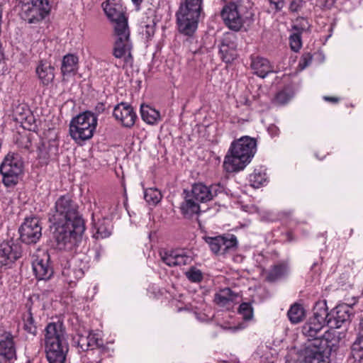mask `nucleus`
<instances>
[{
	"mask_svg": "<svg viewBox=\"0 0 363 363\" xmlns=\"http://www.w3.org/2000/svg\"><path fill=\"white\" fill-rule=\"evenodd\" d=\"M269 1L276 11H279L283 8L284 0H269Z\"/></svg>",
	"mask_w": 363,
	"mask_h": 363,
	"instance_id": "obj_52",
	"label": "nucleus"
},
{
	"mask_svg": "<svg viewBox=\"0 0 363 363\" xmlns=\"http://www.w3.org/2000/svg\"><path fill=\"white\" fill-rule=\"evenodd\" d=\"M177 24L179 31L188 36H191L198 28V23L191 21V18H184V16L177 17Z\"/></svg>",
	"mask_w": 363,
	"mask_h": 363,
	"instance_id": "obj_29",
	"label": "nucleus"
},
{
	"mask_svg": "<svg viewBox=\"0 0 363 363\" xmlns=\"http://www.w3.org/2000/svg\"><path fill=\"white\" fill-rule=\"evenodd\" d=\"M78 220L84 221L79 212L78 204L69 194L60 196L49 213L51 225L72 224Z\"/></svg>",
	"mask_w": 363,
	"mask_h": 363,
	"instance_id": "obj_3",
	"label": "nucleus"
},
{
	"mask_svg": "<svg viewBox=\"0 0 363 363\" xmlns=\"http://www.w3.org/2000/svg\"><path fill=\"white\" fill-rule=\"evenodd\" d=\"M357 300L354 298V302L343 303L337 305L330 313L328 312L327 325L331 329L340 328L345 323L350 322L352 314V306L355 304Z\"/></svg>",
	"mask_w": 363,
	"mask_h": 363,
	"instance_id": "obj_12",
	"label": "nucleus"
},
{
	"mask_svg": "<svg viewBox=\"0 0 363 363\" xmlns=\"http://www.w3.org/2000/svg\"><path fill=\"white\" fill-rule=\"evenodd\" d=\"M250 60V68L254 74L264 78L269 74L274 72V65L267 58L258 55H252Z\"/></svg>",
	"mask_w": 363,
	"mask_h": 363,
	"instance_id": "obj_24",
	"label": "nucleus"
},
{
	"mask_svg": "<svg viewBox=\"0 0 363 363\" xmlns=\"http://www.w3.org/2000/svg\"><path fill=\"white\" fill-rule=\"evenodd\" d=\"M32 268L36 279L38 280H48L54 272L50 264V255L44 251L40 252L33 256Z\"/></svg>",
	"mask_w": 363,
	"mask_h": 363,
	"instance_id": "obj_20",
	"label": "nucleus"
},
{
	"mask_svg": "<svg viewBox=\"0 0 363 363\" xmlns=\"http://www.w3.org/2000/svg\"><path fill=\"white\" fill-rule=\"evenodd\" d=\"M52 228L57 247L67 251L78 245L85 230L84 222L79 220L72 224L52 225Z\"/></svg>",
	"mask_w": 363,
	"mask_h": 363,
	"instance_id": "obj_4",
	"label": "nucleus"
},
{
	"mask_svg": "<svg viewBox=\"0 0 363 363\" xmlns=\"http://www.w3.org/2000/svg\"><path fill=\"white\" fill-rule=\"evenodd\" d=\"M140 114L142 119L149 124L156 123L160 117L159 111L148 105L144 104L140 106Z\"/></svg>",
	"mask_w": 363,
	"mask_h": 363,
	"instance_id": "obj_33",
	"label": "nucleus"
},
{
	"mask_svg": "<svg viewBox=\"0 0 363 363\" xmlns=\"http://www.w3.org/2000/svg\"><path fill=\"white\" fill-rule=\"evenodd\" d=\"M77 345L82 351L89 350V342L87 335H79L77 339Z\"/></svg>",
	"mask_w": 363,
	"mask_h": 363,
	"instance_id": "obj_49",
	"label": "nucleus"
},
{
	"mask_svg": "<svg viewBox=\"0 0 363 363\" xmlns=\"http://www.w3.org/2000/svg\"><path fill=\"white\" fill-rule=\"evenodd\" d=\"M224 191V187L220 184H213L206 186L203 183H196L192 185L191 190L187 191L197 202L206 203Z\"/></svg>",
	"mask_w": 363,
	"mask_h": 363,
	"instance_id": "obj_14",
	"label": "nucleus"
},
{
	"mask_svg": "<svg viewBox=\"0 0 363 363\" xmlns=\"http://www.w3.org/2000/svg\"><path fill=\"white\" fill-rule=\"evenodd\" d=\"M186 278L191 282L198 283L203 279V274L200 269L196 267H191L189 271L185 273Z\"/></svg>",
	"mask_w": 363,
	"mask_h": 363,
	"instance_id": "obj_44",
	"label": "nucleus"
},
{
	"mask_svg": "<svg viewBox=\"0 0 363 363\" xmlns=\"http://www.w3.org/2000/svg\"><path fill=\"white\" fill-rule=\"evenodd\" d=\"M237 35L232 32L225 33L221 38L219 43V54L225 63H230L237 57Z\"/></svg>",
	"mask_w": 363,
	"mask_h": 363,
	"instance_id": "obj_18",
	"label": "nucleus"
},
{
	"mask_svg": "<svg viewBox=\"0 0 363 363\" xmlns=\"http://www.w3.org/2000/svg\"><path fill=\"white\" fill-rule=\"evenodd\" d=\"M287 315L291 323H298L304 317V310L300 304L295 303L291 306Z\"/></svg>",
	"mask_w": 363,
	"mask_h": 363,
	"instance_id": "obj_36",
	"label": "nucleus"
},
{
	"mask_svg": "<svg viewBox=\"0 0 363 363\" xmlns=\"http://www.w3.org/2000/svg\"><path fill=\"white\" fill-rule=\"evenodd\" d=\"M311 61L312 56L309 53L304 54L299 62L298 66L301 69H303L311 64Z\"/></svg>",
	"mask_w": 363,
	"mask_h": 363,
	"instance_id": "obj_50",
	"label": "nucleus"
},
{
	"mask_svg": "<svg viewBox=\"0 0 363 363\" xmlns=\"http://www.w3.org/2000/svg\"><path fill=\"white\" fill-rule=\"evenodd\" d=\"M114 35L113 56L118 59H123L125 65H132L133 62V44L130 38L129 28H126L123 25L118 26L116 30H114Z\"/></svg>",
	"mask_w": 363,
	"mask_h": 363,
	"instance_id": "obj_8",
	"label": "nucleus"
},
{
	"mask_svg": "<svg viewBox=\"0 0 363 363\" xmlns=\"http://www.w3.org/2000/svg\"><path fill=\"white\" fill-rule=\"evenodd\" d=\"M23 330L33 337L37 335V326L35 325L33 314L29 309L23 315Z\"/></svg>",
	"mask_w": 363,
	"mask_h": 363,
	"instance_id": "obj_34",
	"label": "nucleus"
},
{
	"mask_svg": "<svg viewBox=\"0 0 363 363\" xmlns=\"http://www.w3.org/2000/svg\"><path fill=\"white\" fill-rule=\"evenodd\" d=\"M104 11L108 18L114 23V30L118 26L128 27V18L125 15V8L119 0H108L102 4Z\"/></svg>",
	"mask_w": 363,
	"mask_h": 363,
	"instance_id": "obj_15",
	"label": "nucleus"
},
{
	"mask_svg": "<svg viewBox=\"0 0 363 363\" xmlns=\"http://www.w3.org/2000/svg\"><path fill=\"white\" fill-rule=\"evenodd\" d=\"M24 119V117L23 116H21L19 120H23ZM25 119L26 121L28 122V123L30 124V127H28L27 128L29 129L30 130H34L35 127H33V125L30 123V121L33 120V116H30L29 118L28 117H25Z\"/></svg>",
	"mask_w": 363,
	"mask_h": 363,
	"instance_id": "obj_55",
	"label": "nucleus"
},
{
	"mask_svg": "<svg viewBox=\"0 0 363 363\" xmlns=\"http://www.w3.org/2000/svg\"><path fill=\"white\" fill-rule=\"evenodd\" d=\"M16 144L18 147L29 150L31 147V141L29 136L24 135H20L16 140Z\"/></svg>",
	"mask_w": 363,
	"mask_h": 363,
	"instance_id": "obj_47",
	"label": "nucleus"
},
{
	"mask_svg": "<svg viewBox=\"0 0 363 363\" xmlns=\"http://www.w3.org/2000/svg\"><path fill=\"white\" fill-rule=\"evenodd\" d=\"M324 99L325 101H332V102H337L338 101V99L337 98L329 97V96H325Z\"/></svg>",
	"mask_w": 363,
	"mask_h": 363,
	"instance_id": "obj_57",
	"label": "nucleus"
},
{
	"mask_svg": "<svg viewBox=\"0 0 363 363\" xmlns=\"http://www.w3.org/2000/svg\"><path fill=\"white\" fill-rule=\"evenodd\" d=\"M78 57L72 54L64 56L62 62L61 72L65 76L74 73L77 69Z\"/></svg>",
	"mask_w": 363,
	"mask_h": 363,
	"instance_id": "obj_32",
	"label": "nucleus"
},
{
	"mask_svg": "<svg viewBox=\"0 0 363 363\" xmlns=\"http://www.w3.org/2000/svg\"><path fill=\"white\" fill-rule=\"evenodd\" d=\"M202 8H196L186 5L180 4V6L177 11L176 17L184 16V18H191V21H195L199 23V17Z\"/></svg>",
	"mask_w": 363,
	"mask_h": 363,
	"instance_id": "obj_31",
	"label": "nucleus"
},
{
	"mask_svg": "<svg viewBox=\"0 0 363 363\" xmlns=\"http://www.w3.org/2000/svg\"><path fill=\"white\" fill-rule=\"evenodd\" d=\"M142 33L146 35L147 38L153 36L155 30V23L153 20H151L148 23H141Z\"/></svg>",
	"mask_w": 363,
	"mask_h": 363,
	"instance_id": "obj_46",
	"label": "nucleus"
},
{
	"mask_svg": "<svg viewBox=\"0 0 363 363\" xmlns=\"http://www.w3.org/2000/svg\"><path fill=\"white\" fill-rule=\"evenodd\" d=\"M315 344L320 345L325 347V348L330 349V353L331 351L336 348L338 343V339L335 334L334 331L328 330L326 331L320 338H315L312 340Z\"/></svg>",
	"mask_w": 363,
	"mask_h": 363,
	"instance_id": "obj_30",
	"label": "nucleus"
},
{
	"mask_svg": "<svg viewBox=\"0 0 363 363\" xmlns=\"http://www.w3.org/2000/svg\"><path fill=\"white\" fill-rule=\"evenodd\" d=\"M21 17L30 24H37L48 16L51 10L49 0H19Z\"/></svg>",
	"mask_w": 363,
	"mask_h": 363,
	"instance_id": "obj_7",
	"label": "nucleus"
},
{
	"mask_svg": "<svg viewBox=\"0 0 363 363\" xmlns=\"http://www.w3.org/2000/svg\"><path fill=\"white\" fill-rule=\"evenodd\" d=\"M257 150L254 138L242 136L234 140L225 157L223 167L228 172L242 170L251 161Z\"/></svg>",
	"mask_w": 363,
	"mask_h": 363,
	"instance_id": "obj_1",
	"label": "nucleus"
},
{
	"mask_svg": "<svg viewBox=\"0 0 363 363\" xmlns=\"http://www.w3.org/2000/svg\"><path fill=\"white\" fill-rule=\"evenodd\" d=\"M330 349L309 341L303 351L305 363H330Z\"/></svg>",
	"mask_w": 363,
	"mask_h": 363,
	"instance_id": "obj_17",
	"label": "nucleus"
},
{
	"mask_svg": "<svg viewBox=\"0 0 363 363\" xmlns=\"http://www.w3.org/2000/svg\"><path fill=\"white\" fill-rule=\"evenodd\" d=\"M144 198L148 203L156 205L161 200L162 195L158 189L149 188L145 190Z\"/></svg>",
	"mask_w": 363,
	"mask_h": 363,
	"instance_id": "obj_39",
	"label": "nucleus"
},
{
	"mask_svg": "<svg viewBox=\"0 0 363 363\" xmlns=\"http://www.w3.org/2000/svg\"><path fill=\"white\" fill-rule=\"evenodd\" d=\"M16 359V350L13 336L9 332L0 335V363H11Z\"/></svg>",
	"mask_w": 363,
	"mask_h": 363,
	"instance_id": "obj_22",
	"label": "nucleus"
},
{
	"mask_svg": "<svg viewBox=\"0 0 363 363\" xmlns=\"http://www.w3.org/2000/svg\"><path fill=\"white\" fill-rule=\"evenodd\" d=\"M46 357L49 363H65L69 351L68 337L60 322L50 323L45 329Z\"/></svg>",
	"mask_w": 363,
	"mask_h": 363,
	"instance_id": "obj_2",
	"label": "nucleus"
},
{
	"mask_svg": "<svg viewBox=\"0 0 363 363\" xmlns=\"http://www.w3.org/2000/svg\"><path fill=\"white\" fill-rule=\"evenodd\" d=\"M88 341L89 342V350L91 351L94 350L95 347H96V352L99 353L101 352L100 347L103 345V340L98 337L96 333L93 332H89L87 334ZM96 352V351L94 352Z\"/></svg>",
	"mask_w": 363,
	"mask_h": 363,
	"instance_id": "obj_42",
	"label": "nucleus"
},
{
	"mask_svg": "<svg viewBox=\"0 0 363 363\" xmlns=\"http://www.w3.org/2000/svg\"><path fill=\"white\" fill-rule=\"evenodd\" d=\"M23 163L20 155L9 152L0 164V174L2 182L7 186H14L18 183V177L23 172Z\"/></svg>",
	"mask_w": 363,
	"mask_h": 363,
	"instance_id": "obj_9",
	"label": "nucleus"
},
{
	"mask_svg": "<svg viewBox=\"0 0 363 363\" xmlns=\"http://www.w3.org/2000/svg\"><path fill=\"white\" fill-rule=\"evenodd\" d=\"M62 274L65 281L70 286L74 285L75 283L82 278L84 274V269L86 268V264L82 260L79 256L72 257L67 260L65 257L61 259Z\"/></svg>",
	"mask_w": 363,
	"mask_h": 363,
	"instance_id": "obj_11",
	"label": "nucleus"
},
{
	"mask_svg": "<svg viewBox=\"0 0 363 363\" xmlns=\"http://www.w3.org/2000/svg\"><path fill=\"white\" fill-rule=\"evenodd\" d=\"M55 68L51 63L46 61H40L38 65L35 72L43 86H48L55 79Z\"/></svg>",
	"mask_w": 363,
	"mask_h": 363,
	"instance_id": "obj_26",
	"label": "nucleus"
},
{
	"mask_svg": "<svg viewBox=\"0 0 363 363\" xmlns=\"http://www.w3.org/2000/svg\"><path fill=\"white\" fill-rule=\"evenodd\" d=\"M133 4L136 6V7H139L140 4L142 3L143 0H132Z\"/></svg>",
	"mask_w": 363,
	"mask_h": 363,
	"instance_id": "obj_58",
	"label": "nucleus"
},
{
	"mask_svg": "<svg viewBox=\"0 0 363 363\" xmlns=\"http://www.w3.org/2000/svg\"><path fill=\"white\" fill-rule=\"evenodd\" d=\"M211 250L216 255H224L235 251L238 247V239L235 235L225 234L205 238Z\"/></svg>",
	"mask_w": 363,
	"mask_h": 363,
	"instance_id": "obj_13",
	"label": "nucleus"
},
{
	"mask_svg": "<svg viewBox=\"0 0 363 363\" xmlns=\"http://www.w3.org/2000/svg\"><path fill=\"white\" fill-rule=\"evenodd\" d=\"M253 13L240 2H230L221 11V17L225 24L235 31L240 30L243 26L252 22Z\"/></svg>",
	"mask_w": 363,
	"mask_h": 363,
	"instance_id": "obj_6",
	"label": "nucleus"
},
{
	"mask_svg": "<svg viewBox=\"0 0 363 363\" xmlns=\"http://www.w3.org/2000/svg\"><path fill=\"white\" fill-rule=\"evenodd\" d=\"M289 44L292 50L298 52L302 46L301 33L298 31H292L289 36Z\"/></svg>",
	"mask_w": 363,
	"mask_h": 363,
	"instance_id": "obj_43",
	"label": "nucleus"
},
{
	"mask_svg": "<svg viewBox=\"0 0 363 363\" xmlns=\"http://www.w3.org/2000/svg\"><path fill=\"white\" fill-rule=\"evenodd\" d=\"M97 116L91 111H84L74 117L69 123L70 137L81 144L91 139L97 126Z\"/></svg>",
	"mask_w": 363,
	"mask_h": 363,
	"instance_id": "obj_5",
	"label": "nucleus"
},
{
	"mask_svg": "<svg viewBox=\"0 0 363 363\" xmlns=\"http://www.w3.org/2000/svg\"><path fill=\"white\" fill-rule=\"evenodd\" d=\"M185 200L181 205L182 213L186 217H191L198 214L200 211V206L193 197L191 196L187 191L184 190Z\"/></svg>",
	"mask_w": 363,
	"mask_h": 363,
	"instance_id": "obj_28",
	"label": "nucleus"
},
{
	"mask_svg": "<svg viewBox=\"0 0 363 363\" xmlns=\"http://www.w3.org/2000/svg\"><path fill=\"white\" fill-rule=\"evenodd\" d=\"M112 226L108 220L103 218L94 223L93 237L95 239H104L111 235Z\"/></svg>",
	"mask_w": 363,
	"mask_h": 363,
	"instance_id": "obj_27",
	"label": "nucleus"
},
{
	"mask_svg": "<svg viewBox=\"0 0 363 363\" xmlns=\"http://www.w3.org/2000/svg\"><path fill=\"white\" fill-rule=\"evenodd\" d=\"M113 115L125 128L133 126L137 118V115L132 106L123 102L115 106Z\"/></svg>",
	"mask_w": 363,
	"mask_h": 363,
	"instance_id": "obj_23",
	"label": "nucleus"
},
{
	"mask_svg": "<svg viewBox=\"0 0 363 363\" xmlns=\"http://www.w3.org/2000/svg\"><path fill=\"white\" fill-rule=\"evenodd\" d=\"M41 230L38 218H26L19 228L21 240L27 244L36 243L42 235Z\"/></svg>",
	"mask_w": 363,
	"mask_h": 363,
	"instance_id": "obj_19",
	"label": "nucleus"
},
{
	"mask_svg": "<svg viewBox=\"0 0 363 363\" xmlns=\"http://www.w3.org/2000/svg\"><path fill=\"white\" fill-rule=\"evenodd\" d=\"M327 317L328 310L326 304L323 303L320 306H316L313 315L302 327L303 334L313 340L318 338V333L325 325H327Z\"/></svg>",
	"mask_w": 363,
	"mask_h": 363,
	"instance_id": "obj_10",
	"label": "nucleus"
},
{
	"mask_svg": "<svg viewBox=\"0 0 363 363\" xmlns=\"http://www.w3.org/2000/svg\"><path fill=\"white\" fill-rule=\"evenodd\" d=\"M22 255L21 245L13 240H4L0 244V267H11Z\"/></svg>",
	"mask_w": 363,
	"mask_h": 363,
	"instance_id": "obj_16",
	"label": "nucleus"
},
{
	"mask_svg": "<svg viewBox=\"0 0 363 363\" xmlns=\"http://www.w3.org/2000/svg\"><path fill=\"white\" fill-rule=\"evenodd\" d=\"M238 313L245 321L251 320L254 316V311L251 303L243 302L238 308Z\"/></svg>",
	"mask_w": 363,
	"mask_h": 363,
	"instance_id": "obj_40",
	"label": "nucleus"
},
{
	"mask_svg": "<svg viewBox=\"0 0 363 363\" xmlns=\"http://www.w3.org/2000/svg\"><path fill=\"white\" fill-rule=\"evenodd\" d=\"M325 5L324 6L327 9H330L335 4V0H325Z\"/></svg>",
	"mask_w": 363,
	"mask_h": 363,
	"instance_id": "obj_56",
	"label": "nucleus"
},
{
	"mask_svg": "<svg viewBox=\"0 0 363 363\" xmlns=\"http://www.w3.org/2000/svg\"><path fill=\"white\" fill-rule=\"evenodd\" d=\"M203 0H181L180 4L202 8Z\"/></svg>",
	"mask_w": 363,
	"mask_h": 363,
	"instance_id": "obj_51",
	"label": "nucleus"
},
{
	"mask_svg": "<svg viewBox=\"0 0 363 363\" xmlns=\"http://www.w3.org/2000/svg\"><path fill=\"white\" fill-rule=\"evenodd\" d=\"M310 24L308 20L305 18H298L296 20L294 26H292V31H296L301 33L303 31H306L309 29Z\"/></svg>",
	"mask_w": 363,
	"mask_h": 363,
	"instance_id": "obj_45",
	"label": "nucleus"
},
{
	"mask_svg": "<svg viewBox=\"0 0 363 363\" xmlns=\"http://www.w3.org/2000/svg\"><path fill=\"white\" fill-rule=\"evenodd\" d=\"M351 356L354 362L363 363V341L354 340L351 347Z\"/></svg>",
	"mask_w": 363,
	"mask_h": 363,
	"instance_id": "obj_38",
	"label": "nucleus"
},
{
	"mask_svg": "<svg viewBox=\"0 0 363 363\" xmlns=\"http://www.w3.org/2000/svg\"><path fill=\"white\" fill-rule=\"evenodd\" d=\"M160 256L164 263L172 267L187 265L193 261L191 253L182 249L162 250Z\"/></svg>",
	"mask_w": 363,
	"mask_h": 363,
	"instance_id": "obj_21",
	"label": "nucleus"
},
{
	"mask_svg": "<svg viewBox=\"0 0 363 363\" xmlns=\"http://www.w3.org/2000/svg\"><path fill=\"white\" fill-rule=\"evenodd\" d=\"M91 362L92 363H99L100 360L93 359Z\"/></svg>",
	"mask_w": 363,
	"mask_h": 363,
	"instance_id": "obj_59",
	"label": "nucleus"
},
{
	"mask_svg": "<svg viewBox=\"0 0 363 363\" xmlns=\"http://www.w3.org/2000/svg\"><path fill=\"white\" fill-rule=\"evenodd\" d=\"M238 294L233 292L230 288L219 290L214 296V302L220 308L230 310L233 308Z\"/></svg>",
	"mask_w": 363,
	"mask_h": 363,
	"instance_id": "obj_25",
	"label": "nucleus"
},
{
	"mask_svg": "<svg viewBox=\"0 0 363 363\" xmlns=\"http://www.w3.org/2000/svg\"><path fill=\"white\" fill-rule=\"evenodd\" d=\"M294 95V92L292 88L286 86L276 94L274 101L283 105L289 101L293 98Z\"/></svg>",
	"mask_w": 363,
	"mask_h": 363,
	"instance_id": "obj_37",
	"label": "nucleus"
},
{
	"mask_svg": "<svg viewBox=\"0 0 363 363\" xmlns=\"http://www.w3.org/2000/svg\"><path fill=\"white\" fill-rule=\"evenodd\" d=\"M286 272V267L282 264L275 265L269 271L267 279L270 281H274L282 277Z\"/></svg>",
	"mask_w": 363,
	"mask_h": 363,
	"instance_id": "obj_41",
	"label": "nucleus"
},
{
	"mask_svg": "<svg viewBox=\"0 0 363 363\" xmlns=\"http://www.w3.org/2000/svg\"><path fill=\"white\" fill-rule=\"evenodd\" d=\"M355 340H362L363 341V318L360 320L359 332L357 337Z\"/></svg>",
	"mask_w": 363,
	"mask_h": 363,
	"instance_id": "obj_54",
	"label": "nucleus"
},
{
	"mask_svg": "<svg viewBox=\"0 0 363 363\" xmlns=\"http://www.w3.org/2000/svg\"><path fill=\"white\" fill-rule=\"evenodd\" d=\"M250 182L254 188H259L267 182L265 172L261 168L255 169L250 175Z\"/></svg>",
	"mask_w": 363,
	"mask_h": 363,
	"instance_id": "obj_35",
	"label": "nucleus"
},
{
	"mask_svg": "<svg viewBox=\"0 0 363 363\" xmlns=\"http://www.w3.org/2000/svg\"><path fill=\"white\" fill-rule=\"evenodd\" d=\"M267 130H268V133L272 137L277 136L279 134V128L277 125H275L274 124L270 125L268 127Z\"/></svg>",
	"mask_w": 363,
	"mask_h": 363,
	"instance_id": "obj_53",
	"label": "nucleus"
},
{
	"mask_svg": "<svg viewBox=\"0 0 363 363\" xmlns=\"http://www.w3.org/2000/svg\"><path fill=\"white\" fill-rule=\"evenodd\" d=\"M303 0H287L289 9L291 12H298L303 6Z\"/></svg>",
	"mask_w": 363,
	"mask_h": 363,
	"instance_id": "obj_48",
	"label": "nucleus"
},
{
	"mask_svg": "<svg viewBox=\"0 0 363 363\" xmlns=\"http://www.w3.org/2000/svg\"><path fill=\"white\" fill-rule=\"evenodd\" d=\"M196 318H197V319L201 320H202V321H203V320H204V319L201 318H200V317H199L198 315H196Z\"/></svg>",
	"mask_w": 363,
	"mask_h": 363,
	"instance_id": "obj_60",
	"label": "nucleus"
}]
</instances>
